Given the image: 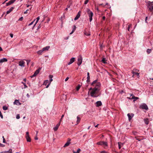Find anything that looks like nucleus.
I'll use <instances>...</instances> for the list:
<instances>
[{"label":"nucleus","instance_id":"6e6552de","mask_svg":"<svg viewBox=\"0 0 153 153\" xmlns=\"http://www.w3.org/2000/svg\"><path fill=\"white\" fill-rule=\"evenodd\" d=\"M25 62L24 61L22 60L19 61V65L22 68L25 67Z\"/></svg>","mask_w":153,"mask_h":153},{"label":"nucleus","instance_id":"8fccbe9b","mask_svg":"<svg viewBox=\"0 0 153 153\" xmlns=\"http://www.w3.org/2000/svg\"><path fill=\"white\" fill-rule=\"evenodd\" d=\"M69 77H67L65 79V81H67L69 79Z\"/></svg>","mask_w":153,"mask_h":153},{"label":"nucleus","instance_id":"79ce46f5","mask_svg":"<svg viewBox=\"0 0 153 153\" xmlns=\"http://www.w3.org/2000/svg\"><path fill=\"white\" fill-rule=\"evenodd\" d=\"M88 1H89V0H86L85 1L84 4H87L88 2Z\"/></svg>","mask_w":153,"mask_h":153},{"label":"nucleus","instance_id":"6e6d98bb","mask_svg":"<svg viewBox=\"0 0 153 153\" xmlns=\"http://www.w3.org/2000/svg\"><path fill=\"white\" fill-rule=\"evenodd\" d=\"M27 97H28V98H29L30 97V96L29 95V94H27V95H26Z\"/></svg>","mask_w":153,"mask_h":153},{"label":"nucleus","instance_id":"a19ab883","mask_svg":"<svg viewBox=\"0 0 153 153\" xmlns=\"http://www.w3.org/2000/svg\"><path fill=\"white\" fill-rule=\"evenodd\" d=\"M131 24H130V25H128V30L129 31V30L130 28L131 27Z\"/></svg>","mask_w":153,"mask_h":153},{"label":"nucleus","instance_id":"a878e982","mask_svg":"<svg viewBox=\"0 0 153 153\" xmlns=\"http://www.w3.org/2000/svg\"><path fill=\"white\" fill-rule=\"evenodd\" d=\"M43 52L42 49V50H39L37 52V53L39 55H41Z\"/></svg>","mask_w":153,"mask_h":153},{"label":"nucleus","instance_id":"2f4dec72","mask_svg":"<svg viewBox=\"0 0 153 153\" xmlns=\"http://www.w3.org/2000/svg\"><path fill=\"white\" fill-rule=\"evenodd\" d=\"M39 19H40L39 16H38V17L36 18V22L35 23V24L34 25H35L36 24V23L38 22V21L39 20Z\"/></svg>","mask_w":153,"mask_h":153},{"label":"nucleus","instance_id":"a211bd4d","mask_svg":"<svg viewBox=\"0 0 153 153\" xmlns=\"http://www.w3.org/2000/svg\"><path fill=\"white\" fill-rule=\"evenodd\" d=\"M132 73L133 74V76H132L133 77L134 76H139V74L138 73H137L135 71H133L132 72Z\"/></svg>","mask_w":153,"mask_h":153},{"label":"nucleus","instance_id":"aec40b11","mask_svg":"<svg viewBox=\"0 0 153 153\" xmlns=\"http://www.w3.org/2000/svg\"><path fill=\"white\" fill-rule=\"evenodd\" d=\"M14 7H11L7 11L6 13L7 14H8L9 13L11 12L14 9Z\"/></svg>","mask_w":153,"mask_h":153},{"label":"nucleus","instance_id":"9b49d317","mask_svg":"<svg viewBox=\"0 0 153 153\" xmlns=\"http://www.w3.org/2000/svg\"><path fill=\"white\" fill-rule=\"evenodd\" d=\"M60 122H59V123H57V125H56V126L55 127H54L53 128V129L54 131H56L59 128V126L60 125Z\"/></svg>","mask_w":153,"mask_h":153},{"label":"nucleus","instance_id":"603ef678","mask_svg":"<svg viewBox=\"0 0 153 153\" xmlns=\"http://www.w3.org/2000/svg\"><path fill=\"white\" fill-rule=\"evenodd\" d=\"M28 10H27L26 11H25L24 12V13L25 14L27 13V11Z\"/></svg>","mask_w":153,"mask_h":153},{"label":"nucleus","instance_id":"bb28decb","mask_svg":"<svg viewBox=\"0 0 153 153\" xmlns=\"http://www.w3.org/2000/svg\"><path fill=\"white\" fill-rule=\"evenodd\" d=\"M49 82H49L48 80H45L44 81L43 83V85H47V84L48 83V84Z\"/></svg>","mask_w":153,"mask_h":153},{"label":"nucleus","instance_id":"13d9d810","mask_svg":"<svg viewBox=\"0 0 153 153\" xmlns=\"http://www.w3.org/2000/svg\"><path fill=\"white\" fill-rule=\"evenodd\" d=\"M90 79H87V82L88 83H89L90 82Z\"/></svg>","mask_w":153,"mask_h":153},{"label":"nucleus","instance_id":"f3484780","mask_svg":"<svg viewBox=\"0 0 153 153\" xmlns=\"http://www.w3.org/2000/svg\"><path fill=\"white\" fill-rule=\"evenodd\" d=\"M7 61V59L5 58L0 59V63H2L4 62H6Z\"/></svg>","mask_w":153,"mask_h":153},{"label":"nucleus","instance_id":"7ed1b4c3","mask_svg":"<svg viewBox=\"0 0 153 153\" xmlns=\"http://www.w3.org/2000/svg\"><path fill=\"white\" fill-rule=\"evenodd\" d=\"M148 7L149 8V10L150 11H152L153 10V3L152 2L148 1Z\"/></svg>","mask_w":153,"mask_h":153},{"label":"nucleus","instance_id":"f8f14e48","mask_svg":"<svg viewBox=\"0 0 153 153\" xmlns=\"http://www.w3.org/2000/svg\"><path fill=\"white\" fill-rule=\"evenodd\" d=\"M71 141V139L70 138H68V141L64 145V147H66V146H68L70 144V141Z\"/></svg>","mask_w":153,"mask_h":153},{"label":"nucleus","instance_id":"2eb2a0df","mask_svg":"<svg viewBox=\"0 0 153 153\" xmlns=\"http://www.w3.org/2000/svg\"><path fill=\"white\" fill-rule=\"evenodd\" d=\"M21 103L19 102V100H16L13 102V104L16 105H21Z\"/></svg>","mask_w":153,"mask_h":153},{"label":"nucleus","instance_id":"412c9836","mask_svg":"<svg viewBox=\"0 0 153 153\" xmlns=\"http://www.w3.org/2000/svg\"><path fill=\"white\" fill-rule=\"evenodd\" d=\"M1 153H12V149H10L8 151H4Z\"/></svg>","mask_w":153,"mask_h":153},{"label":"nucleus","instance_id":"e2e57ef3","mask_svg":"<svg viewBox=\"0 0 153 153\" xmlns=\"http://www.w3.org/2000/svg\"><path fill=\"white\" fill-rule=\"evenodd\" d=\"M3 145L0 143V146H2Z\"/></svg>","mask_w":153,"mask_h":153},{"label":"nucleus","instance_id":"3c124183","mask_svg":"<svg viewBox=\"0 0 153 153\" xmlns=\"http://www.w3.org/2000/svg\"><path fill=\"white\" fill-rule=\"evenodd\" d=\"M26 136H29L28 132H27L26 133Z\"/></svg>","mask_w":153,"mask_h":153},{"label":"nucleus","instance_id":"9d476101","mask_svg":"<svg viewBox=\"0 0 153 153\" xmlns=\"http://www.w3.org/2000/svg\"><path fill=\"white\" fill-rule=\"evenodd\" d=\"M127 116L128 117V120L129 121L134 116V114L133 113H128L127 114Z\"/></svg>","mask_w":153,"mask_h":153},{"label":"nucleus","instance_id":"de8ad7c7","mask_svg":"<svg viewBox=\"0 0 153 153\" xmlns=\"http://www.w3.org/2000/svg\"><path fill=\"white\" fill-rule=\"evenodd\" d=\"M10 36L11 38H13V34L12 33H10Z\"/></svg>","mask_w":153,"mask_h":153},{"label":"nucleus","instance_id":"39448f33","mask_svg":"<svg viewBox=\"0 0 153 153\" xmlns=\"http://www.w3.org/2000/svg\"><path fill=\"white\" fill-rule=\"evenodd\" d=\"M140 108L142 109H145L146 110L148 109L147 105L144 103L141 104L140 106Z\"/></svg>","mask_w":153,"mask_h":153},{"label":"nucleus","instance_id":"49530a36","mask_svg":"<svg viewBox=\"0 0 153 153\" xmlns=\"http://www.w3.org/2000/svg\"><path fill=\"white\" fill-rule=\"evenodd\" d=\"M23 19V17H21V18H20L19 19V21H21Z\"/></svg>","mask_w":153,"mask_h":153},{"label":"nucleus","instance_id":"cd10ccee","mask_svg":"<svg viewBox=\"0 0 153 153\" xmlns=\"http://www.w3.org/2000/svg\"><path fill=\"white\" fill-rule=\"evenodd\" d=\"M84 33L86 36H89L91 35L90 33H87L85 31H84Z\"/></svg>","mask_w":153,"mask_h":153},{"label":"nucleus","instance_id":"473e14b6","mask_svg":"<svg viewBox=\"0 0 153 153\" xmlns=\"http://www.w3.org/2000/svg\"><path fill=\"white\" fill-rule=\"evenodd\" d=\"M102 62L104 63H106V62L105 58H102Z\"/></svg>","mask_w":153,"mask_h":153},{"label":"nucleus","instance_id":"423d86ee","mask_svg":"<svg viewBox=\"0 0 153 153\" xmlns=\"http://www.w3.org/2000/svg\"><path fill=\"white\" fill-rule=\"evenodd\" d=\"M97 144L101 146H108L107 143L106 142L104 141H100L97 142Z\"/></svg>","mask_w":153,"mask_h":153},{"label":"nucleus","instance_id":"c85d7f7f","mask_svg":"<svg viewBox=\"0 0 153 153\" xmlns=\"http://www.w3.org/2000/svg\"><path fill=\"white\" fill-rule=\"evenodd\" d=\"M145 123L146 124H148L149 123V120L148 119H146L144 120Z\"/></svg>","mask_w":153,"mask_h":153},{"label":"nucleus","instance_id":"f704fd0d","mask_svg":"<svg viewBox=\"0 0 153 153\" xmlns=\"http://www.w3.org/2000/svg\"><path fill=\"white\" fill-rule=\"evenodd\" d=\"M23 84L24 85V88H27V86L26 85L25 83H24L23 82H22Z\"/></svg>","mask_w":153,"mask_h":153},{"label":"nucleus","instance_id":"09e8293b","mask_svg":"<svg viewBox=\"0 0 153 153\" xmlns=\"http://www.w3.org/2000/svg\"><path fill=\"white\" fill-rule=\"evenodd\" d=\"M35 139L36 140H38V138L37 137V135H36V136L35 137Z\"/></svg>","mask_w":153,"mask_h":153},{"label":"nucleus","instance_id":"58836bf2","mask_svg":"<svg viewBox=\"0 0 153 153\" xmlns=\"http://www.w3.org/2000/svg\"><path fill=\"white\" fill-rule=\"evenodd\" d=\"M26 61L27 62V65H28V64H29V63H30V60H26Z\"/></svg>","mask_w":153,"mask_h":153},{"label":"nucleus","instance_id":"4c0bfd02","mask_svg":"<svg viewBox=\"0 0 153 153\" xmlns=\"http://www.w3.org/2000/svg\"><path fill=\"white\" fill-rule=\"evenodd\" d=\"M80 88V86L78 85L76 88V89L77 91H78Z\"/></svg>","mask_w":153,"mask_h":153},{"label":"nucleus","instance_id":"864d4df0","mask_svg":"<svg viewBox=\"0 0 153 153\" xmlns=\"http://www.w3.org/2000/svg\"><path fill=\"white\" fill-rule=\"evenodd\" d=\"M90 79V76H87V79L88 80V79Z\"/></svg>","mask_w":153,"mask_h":153},{"label":"nucleus","instance_id":"c03bdc74","mask_svg":"<svg viewBox=\"0 0 153 153\" xmlns=\"http://www.w3.org/2000/svg\"><path fill=\"white\" fill-rule=\"evenodd\" d=\"M100 153H108L107 152H106L105 151H101L100 152Z\"/></svg>","mask_w":153,"mask_h":153},{"label":"nucleus","instance_id":"393cba45","mask_svg":"<svg viewBox=\"0 0 153 153\" xmlns=\"http://www.w3.org/2000/svg\"><path fill=\"white\" fill-rule=\"evenodd\" d=\"M26 138L27 142H30L31 141V139L29 136H26Z\"/></svg>","mask_w":153,"mask_h":153},{"label":"nucleus","instance_id":"ddd939ff","mask_svg":"<svg viewBox=\"0 0 153 153\" xmlns=\"http://www.w3.org/2000/svg\"><path fill=\"white\" fill-rule=\"evenodd\" d=\"M16 0H11L9 1L7 3H6V6H8V5H10L12 3H13Z\"/></svg>","mask_w":153,"mask_h":153},{"label":"nucleus","instance_id":"0e129e2a","mask_svg":"<svg viewBox=\"0 0 153 153\" xmlns=\"http://www.w3.org/2000/svg\"><path fill=\"white\" fill-rule=\"evenodd\" d=\"M90 76L89 75V73L88 72L87 73V76Z\"/></svg>","mask_w":153,"mask_h":153},{"label":"nucleus","instance_id":"a18cd8bd","mask_svg":"<svg viewBox=\"0 0 153 153\" xmlns=\"http://www.w3.org/2000/svg\"><path fill=\"white\" fill-rule=\"evenodd\" d=\"M35 20V19L32 22H31L30 24H29L28 25V26H30L32 25L33 24V23L34 22V21Z\"/></svg>","mask_w":153,"mask_h":153},{"label":"nucleus","instance_id":"20e7f679","mask_svg":"<svg viewBox=\"0 0 153 153\" xmlns=\"http://www.w3.org/2000/svg\"><path fill=\"white\" fill-rule=\"evenodd\" d=\"M82 58L81 55H79L77 59V65L78 66H80L82 64Z\"/></svg>","mask_w":153,"mask_h":153},{"label":"nucleus","instance_id":"37998d69","mask_svg":"<svg viewBox=\"0 0 153 153\" xmlns=\"http://www.w3.org/2000/svg\"><path fill=\"white\" fill-rule=\"evenodd\" d=\"M0 117H1V118L2 119L3 118V115L2 114L1 112L0 111Z\"/></svg>","mask_w":153,"mask_h":153},{"label":"nucleus","instance_id":"680f3d73","mask_svg":"<svg viewBox=\"0 0 153 153\" xmlns=\"http://www.w3.org/2000/svg\"><path fill=\"white\" fill-rule=\"evenodd\" d=\"M2 51V49L1 47H0V51Z\"/></svg>","mask_w":153,"mask_h":153},{"label":"nucleus","instance_id":"338daca9","mask_svg":"<svg viewBox=\"0 0 153 153\" xmlns=\"http://www.w3.org/2000/svg\"><path fill=\"white\" fill-rule=\"evenodd\" d=\"M38 131H36V135H37V134L38 133Z\"/></svg>","mask_w":153,"mask_h":153},{"label":"nucleus","instance_id":"1a4fd4ad","mask_svg":"<svg viewBox=\"0 0 153 153\" xmlns=\"http://www.w3.org/2000/svg\"><path fill=\"white\" fill-rule=\"evenodd\" d=\"M39 71H40V69H39L37 70L33 74L30 76V77L32 78L33 77L36 76L39 73Z\"/></svg>","mask_w":153,"mask_h":153},{"label":"nucleus","instance_id":"b1692460","mask_svg":"<svg viewBox=\"0 0 153 153\" xmlns=\"http://www.w3.org/2000/svg\"><path fill=\"white\" fill-rule=\"evenodd\" d=\"M133 97H132L131 99H134V101H135L137 99H139V98L137 97H135L133 95H132Z\"/></svg>","mask_w":153,"mask_h":153},{"label":"nucleus","instance_id":"72a5a7b5","mask_svg":"<svg viewBox=\"0 0 153 153\" xmlns=\"http://www.w3.org/2000/svg\"><path fill=\"white\" fill-rule=\"evenodd\" d=\"M81 150L80 149H78L77 151L76 152H74V153H80L79 152Z\"/></svg>","mask_w":153,"mask_h":153},{"label":"nucleus","instance_id":"5fc2aeb1","mask_svg":"<svg viewBox=\"0 0 153 153\" xmlns=\"http://www.w3.org/2000/svg\"><path fill=\"white\" fill-rule=\"evenodd\" d=\"M147 17H146V19H145V22H146L147 23Z\"/></svg>","mask_w":153,"mask_h":153},{"label":"nucleus","instance_id":"774afa93","mask_svg":"<svg viewBox=\"0 0 153 153\" xmlns=\"http://www.w3.org/2000/svg\"><path fill=\"white\" fill-rule=\"evenodd\" d=\"M98 124H97V125H96L95 127H98Z\"/></svg>","mask_w":153,"mask_h":153},{"label":"nucleus","instance_id":"5701e85b","mask_svg":"<svg viewBox=\"0 0 153 153\" xmlns=\"http://www.w3.org/2000/svg\"><path fill=\"white\" fill-rule=\"evenodd\" d=\"M118 144L119 146V149H120L121 147L123 145L124 143L120 142H118Z\"/></svg>","mask_w":153,"mask_h":153},{"label":"nucleus","instance_id":"c9c22d12","mask_svg":"<svg viewBox=\"0 0 153 153\" xmlns=\"http://www.w3.org/2000/svg\"><path fill=\"white\" fill-rule=\"evenodd\" d=\"M151 49H148L147 50V52L148 54L150 53H151Z\"/></svg>","mask_w":153,"mask_h":153},{"label":"nucleus","instance_id":"4468645a","mask_svg":"<svg viewBox=\"0 0 153 153\" xmlns=\"http://www.w3.org/2000/svg\"><path fill=\"white\" fill-rule=\"evenodd\" d=\"M75 58L72 57L70 60L69 62L68 63V65H70L72 63L75 61Z\"/></svg>","mask_w":153,"mask_h":153},{"label":"nucleus","instance_id":"0eeeda50","mask_svg":"<svg viewBox=\"0 0 153 153\" xmlns=\"http://www.w3.org/2000/svg\"><path fill=\"white\" fill-rule=\"evenodd\" d=\"M53 77V75H50L49 76V78L50 79V82H49L48 84L46 86V88H48L50 85L51 83V82L53 81V79L52 78Z\"/></svg>","mask_w":153,"mask_h":153},{"label":"nucleus","instance_id":"6ab92c4d","mask_svg":"<svg viewBox=\"0 0 153 153\" xmlns=\"http://www.w3.org/2000/svg\"><path fill=\"white\" fill-rule=\"evenodd\" d=\"M102 104L101 101H98L96 102V106L99 107Z\"/></svg>","mask_w":153,"mask_h":153},{"label":"nucleus","instance_id":"dca6fc26","mask_svg":"<svg viewBox=\"0 0 153 153\" xmlns=\"http://www.w3.org/2000/svg\"><path fill=\"white\" fill-rule=\"evenodd\" d=\"M80 11H79L77 15H76L75 18H74V20H76L78 19L80 16Z\"/></svg>","mask_w":153,"mask_h":153},{"label":"nucleus","instance_id":"052dcab7","mask_svg":"<svg viewBox=\"0 0 153 153\" xmlns=\"http://www.w3.org/2000/svg\"><path fill=\"white\" fill-rule=\"evenodd\" d=\"M102 19L103 20H104L105 19V16H103L102 17Z\"/></svg>","mask_w":153,"mask_h":153},{"label":"nucleus","instance_id":"4d7b16f0","mask_svg":"<svg viewBox=\"0 0 153 153\" xmlns=\"http://www.w3.org/2000/svg\"><path fill=\"white\" fill-rule=\"evenodd\" d=\"M74 31L72 30V31H71V32L70 33V34H71L73 33Z\"/></svg>","mask_w":153,"mask_h":153},{"label":"nucleus","instance_id":"bf43d9fd","mask_svg":"<svg viewBox=\"0 0 153 153\" xmlns=\"http://www.w3.org/2000/svg\"><path fill=\"white\" fill-rule=\"evenodd\" d=\"M5 138H4L3 139V143H5Z\"/></svg>","mask_w":153,"mask_h":153},{"label":"nucleus","instance_id":"4be33fe9","mask_svg":"<svg viewBox=\"0 0 153 153\" xmlns=\"http://www.w3.org/2000/svg\"><path fill=\"white\" fill-rule=\"evenodd\" d=\"M50 47L49 46H47L43 48L42 49L43 51H48L50 48Z\"/></svg>","mask_w":153,"mask_h":153},{"label":"nucleus","instance_id":"f03ea898","mask_svg":"<svg viewBox=\"0 0 153 153\" xmlns=\"http://www.w3.org/2000/svg\"><path fill=\"white\" fill-rule=\"evenodd\" d=\"M86 11L89 17V21L90 22H91L92 20V17L93 16V13L89 8H87Z\"/></svg>","mask_w":153,"mask_h":153},{"label":"nucleus","instance_id":"69168bd1","mask_svg":"<svg viewBox=\"0 0 153 153\" xmlns=\"http://www.w3.org/2000/svg\"><path fill=\"white\" fill-rule=\"evenodd\" d=\"M24 81L25 82H26V79L25 78L23 79Z\"/></svg>","mask_w":153,"mask_h":153},{"label":"nucleus","instance_id":"e433bc0d","mask_svg":"<svg viewBox=\"0 0 153 153\" xmlns=\"http://www.w3.org/2000/svg\"><path fill=\"white\" fill-rule=\"evenodd\" d=\"M76 26L75 25H74L73 26V27L72 30H73L74 31H75L76 30Z\"/></svg>","mask_w":153,"mask_h":153},{"label":"nucleus","instance_id":"f257e3e1","mask_svg":"<svg viewBox=\"0 0 153 153\" xmlns=\"http://www.w3.org/2000/svg\"><path fill=\"white\" fill-rule=\"evenodd\" d=\"M91 85L95 87L93 88H89V90L91 91L90 92L91 96L93 97H97L98 96L97 95L99 91V88L101 84L100 82H97V80H95L91 83Z\"/></svg>","mask_w":153,"mask_h":153},{"label":"nucleus","instance_id":"c756f323","mask_svg":"<svg viewBox=\"0 0 153 153\" xmlns=\"http://www.w3.org/2000/svg\"><path fill=\"white\" fill-rule=\"evenodd\" d=\"M3 109L4 110H6L8 109V107L6 105H4L3 106Z\"/></svg>","mask_w":153,"mask_h":153},{"label":"nucleus","instance_id":"7c9ffc66","mask_svg":"<svg viewBox=\"0 0 153 153\" xmlns=\"http://www.w3.org/2000/svg\"><path fill=\"white\" fill-rule=\"evenodd\" d=\"M77 120L76 122L77 123V124H78L80 121V118L79 117V116H77Z\"/></svg>","mask_w":153,"mask_h":153},{"label":"nucleus","instance_id":"ea45409f","mask_svg":"<svg viewBox=\"0 0 153 153\" xmlns=\"http://www.w3.org/2000/svg\"><path fill=\"white\" fill-rule=\"evenodd\" d=\"M20 118V115L19 114H17L16 116V118L17 119H19Z\"/></svg>","mask_w":153,"mask_h":153}]
</instances>
